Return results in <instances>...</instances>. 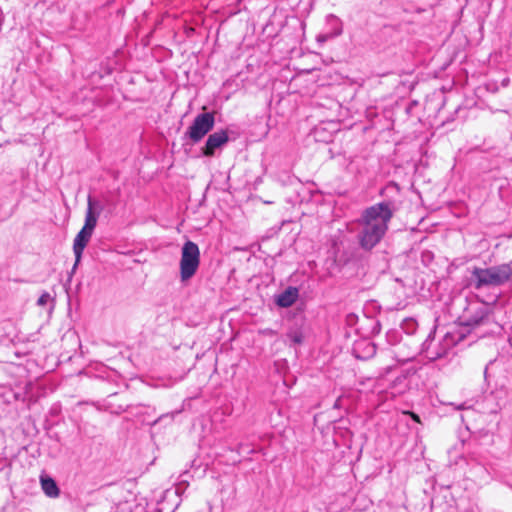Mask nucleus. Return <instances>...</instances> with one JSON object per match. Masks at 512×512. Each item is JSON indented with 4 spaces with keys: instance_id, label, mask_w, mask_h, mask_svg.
Returning a JSON list of instances; mask_svg holds the SVG:
<instances>
[{
    "instance_id": "obj_1",
    "label": "nucleus",
    "mask_w": 512,
    "mask_h": 512,
    "mask_svg": "<svg viewBox=\"0 0 512 512\" xmlns=\"http://www.w3.org/2000/svg\"><path fill=\"white\" fill-rule=\"evenodd\" d=\"M393 215L392 201H382L365 208L357 220L359 246L366 251L377 246L386 235Z\"/></svg>"
},
{
    "instance_id": "obj_2",
    "label": "nucleus",
    "mask_w": 512,
    "mask_h": 512,
    "mask_svg": "<svg viewBox=\"0 0 512 512\" xmlns=\"http://www.w3.org/2000/svg\"><path fill=\"white\" fill-rule=\"evenodd\" d=\"M506 283H512V261L488 268L474 267L471 271L470 285L476 290Z\"/></svg>"
},
{
    "instance_id": "obj_3",
    "label": "nucleus",
    "mask_w": 512,
    "mask_h": 512,
    "mask_svg": "<svg viewBox=\"0 0 512 512\" xmlns=\"http://www.w3.org/2000/svg\"><path fill=\"white\" fill-rule=\"evenodd\" d=\"M461 324L469 328V332L480 330L479 336L493 332L495 325L491 309L484 303H470L460 317Z\"/></svg>"
},
{
    "instance_id": "obj_4",
    "label": "nucleus",
    "mask_w": 512,
    "mask_h": 512,
    "mask_svg": "<svg viewBox=\"0 0 512 512\" xmlns=\"http://www.w3.org/2000/svg\"><path fill=\"white\" fill-rule=\"evenodd\" d=\"M456 344L454 335L446 333L440 339H436L435 331H431L426 339L421 343L420 349L403 359L398 361L407 362L413 360L417 354L423 355L429 361H436L445 357Z\"/></svg>"
},
{
    "instance_id": "obj_5",
    "label": "nucleus",
    "mask_w": 512,
    "mask_h": 512,
    "mask_svg": "<svg viewBox=\"0 0 512 512\" xmlns=\"http://www.w3.org/2000/svg\"><path fill=\"white\" fill-rule=\"evenodd\" d=\"M200 265V250L196 243L187 240L181 249L180 258V280L187 282L197 272Z\"/></svg>"
},
{
    "instance_id": "obj_6",
    "label": "nucleus",
    "mask_w": 512,
    "mask_h": 512,
    "mask_svg": "<svg viewBox=\"0 0 512 512\" xmlns=\"http://www.w3.org/2000/svg\"><path fill=\"white\" fill-rule=\"evenodd\" d=\"M461 459L470 468V473L476 479L486 480L490 475V465L487 458L480 451L478 446L473 447L472 443L467 444V450L461 456Z\"/></svg>"
},
{
    "instance_id": "obj_7",
    "label": "nucleus",
    "mask_w": 512,
    "mask_h": 512,
    "mask_svg": "<svg viewBox=\"0 0 512 512\" xmlns=\"http://www.w3.org/2000/svg\"><path fill=\"white\" fill-rule=\"evenodd\" d=\"M214 124L215 118L212 113H200L195 117L185 135L189 137L193 143H198L213 129Z\"/></svg>"
},
{
    "instance_id": "obj_8",
    "label": "nucleus",
    "mask_w": 512,
    "mask_h": 512,
    "mask_svg": "<svg viewBox=\"0 0 512 512\" xmlns=\"http://www.w3.org/2000/svg\"><path fill=\"white\" fill-rule=\"evenodd\" d=\"M229 141V136L225 130H220L210 134L206 140L205 146L202 148V153L206 157H211L215 154L216 149L222 147Z\"/></svg>"
},
{
    "instance_id": "obj_9",
    "label": "nucleus",
    "mask_w": 512,
    "mask_h": 512,
    "mask_svg": "<svg viewBox=\"0 0 512 512\" xmlns=\"http://www.w3.org/2000/svg\"><path fill=\"white\" fill-rule=\"evenodd\" d=\"M92 232L84 230L83 228L76 235L73 242V252L75 255V263L72 268V273L76 270L78 264L81 261L83 251L91 239Z\"/></svg>"
},
{
    "instance_id": "obj_10",
    "label": "nucleus",
    "mask_w": 512,
    "mask_h": 512,
    "mask_svg": "<svg viewBox=\"0 0 512 512\" xmlns=\"http://www.w3.org/2000/svg\"><path fill=\"white\" fill-rule=\"evenodd\" d=\"M299 297V290L296 287L289 286L283 292L276 295L275 304L281 308L291 307Z\"/></svg>"
},
{
    "instance_id": "obj_11",
    "label": "nucleus",
    "mask_w": 512,
    "mask_h": 512,
    "mask_svg": "<svg viewBox=\"0 0 512 512\" xmlns=\"http://www.w3.org/2000/svg\"><path fill=\"white\" fill-rule=\"evenodd\" d=\"M375 353V344L367 340L356 342L353 347L354 356L361 360H368L372 358L375 355Z\"/></svg>"
},
{
    "instance_id": "obj_12",
    "label": "nucleus",
    "mask_w": 512,
    "mask_h": 512,
    "mask_svg": "<svg viewBox=\"0 0 512 512\" xmlns=\"http://www.w3.org/2000/svg\"><path fill=\"white\" fill-rule=\"evenodd\" d=\"M41 487L43 492L50 498H56L59 496L60 490L56 481L49 476H41L40 478Z\"/></svg>"
},
{
    "instance_id": "obj_13",
    "label": "nucleus",
    "mask_w": 512,
    "mask_h": 512,
    "mask_svg": "<svg viewBox=\"0 0 512 512\" xmlns=\"http://www.w3.org/2000/svg\"><path fill=\"white\" fill-rule=\"evenodd\" d=\"M326 24L330 27L329 31L332 33V36L337 37L342 34V22L337 16L329 14L326 17Z\"/></svg>"
},
{
    "instance_id": "obj_14",
    "label": "nucleus",
    "mask_w": 512,
    "mask_h": 512,
    "mask_svg": "<svg viewBox=\"0 0 512 512\" xmlns=\"http://www.w3.org/2000/svg\"><path fill=\"white\" fill-rule=\"evenodd\" d=\"M129 409V412L135 416H151V415H154L156 410L154 407L152 406H149V405H143V404H138V405H130L128 407Z\"/></svg>"
},
{
    "instance_id": "obj_15",
    "label": "nucleus",
    "mask_w": 512,
    "mask_h": 512,
    "mask_svg": "<svg viewBox=\"0 0 512 512\" xmlns=\"http://www.w3.org/2000/svg\"><path fill=\"white\" fill-rule=\"evenodd\" d=\"M98 211H91L90 209H87L86 216H85V223L82 227L84 230H88L93 233L98 220Z\"/></svg>"
},
{
    "instance_id": "obj_16",
    "label": "nucleus",
    "mask_w": 512,
    "mask_h": 512,
    "mask_svg": "<svg viewBox=\"0 0 512 512\" xmlns=\"http://www.w3.org/2000/svg\"><path fill=\"white\" fill-rule=\"evenodd\" d=\"M401 329L407 335H414L418 330V322L414 318H406L401 323Z\"/></svg>"
},
{
    "instance_id": "obj_17",
    "label": "nucleus",
    "mask_w": 512,
    "mask_h": 512,
    "mask_svg": "<svg viewBox=\"0 0 512 512\" xmlns=\"http://www.w3.org/2000/svg\"><path fill=\"white\" fill-rule=\"evenodd\" d=\"M287 338L293 345H299L303 342V334L299 329H290Z\"/></svg>"
},
{
    "instance_id": "obj_18",
    "label": "nucleus",
    "mask_w": 512,
    "mask_h": 512,
    "mask_svg": "<svg viewBox=\"0 0 512 512\" xmlns=\"http://www.w3.org/2000/svg\"><path fill=\"white\" fill-rule=\"evenodd\" d=\"M91 211H98V215L103 209V206L99 200L93 199L91 196L88 197L87 201V209H90Z\"/></svg>"
},
{
    "instance_id": "obj_19",
    "label": "nucleus",
    "mask_w": 512,
    "mask_h": 512,
    "mask_svg": "<svg viewBox=\"0 0 512 512\" xmlns=\"http://www.w3.org/2000/svg\"><path fill=\"white\" fill-rule=\"evenodd\" d=\"M370 322V335H378L381 331V323L373 318L367 319Z\"/></svg>"
},
{
    "instance_id": "obj_20",
    "label": "nucleus",
    "mask_w": 512,
    "mask_h": 512,
    "mask_svg": "<svg viewBox=\"0 0 512 512\" xmlns=\"http://www.w3.org/2000/svg\"><path fill=\"white\" fill-rule=\"evenodd\" d=\"M51 299V295L48 292H43L37 300V305L43 307L47 305Z\"/></svg>"
},
{
    "instance_id": "obj_21",
    "label": "nucleus",
    "mask_w": 512,
    "mask_h": 512,
    "mask_svg": "<svg viewBox=\"0 0 512 512\" xmlns=\"http://www.w3.org/2000/svg\"><path fill=\"white\" fill-rule=\"evenodd\" d=\"M335 36H332V33L330 31L324 33V34H320L317 36V41L320 42V43H324L326 41H328L329 39L331 38H334Z\"/></svg>"
},
{
    "instance_id": "obj_22",
    "label": "nucleus",
    "mask_w": 512,
    "mask_h": 512,
    "mask_svg": "<svg viewBox=\"0 0 512 512\" xmlns=\"http://www.w3.org/2000/svg\"><path fill=\"white\" fill-rule=\"evenodd\" d=\"M169 414H163L161 416H159L158 418L152 420V421H149V420H146V419H143L142 422L145 423V424H148V425H151V426H154L156 425L158 422H160L164 417H167Z\"/></svg>"
},
{
    "instance_id": "obj_23",
    "label": "nucleus",
    "mask_w": 512,
    "mask_h": 512,
    "mask_svg": "<svg viewBox=\"0 0 512 512\" xmlns=\"http://www.w3.org/2000/svg\"><path fill=\"white\" fill-rule=\"evenodd\" d=\"M284 512H308V509L306 507H302L299 511H294L291 505H286Z\"/></svg>"
},
{
    "instance_id": "obj_24",
    "label": "nucleus",
    "mask_w": 512,
    "mask_h": 512,
    "mask_svg": "<svg viewBox=\"0 0 512 512\" xmlns=\"http://www.w3.org/2000/svg\"><path fill=\"white\" fill-rule=\"evenodd\" d=\"M391 369H392L391 366H387V367L383 368L382 372H380V375L384 376V375L388 374L391 371Z\"/></svg>"
}]
</instances>
